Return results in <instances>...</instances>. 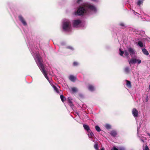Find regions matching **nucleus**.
Here are the masks:
<instances>
[{
	"mask_svg": "<svg viewBox=\"0 0 150 150\" xmlns=\"http://www.w3.org/2000/svg\"><path fill=\"white\" fill-rule=\"evenodd\" d=\"M97 11L96 8L92 4L85 3L79 6L74 14L76 15L88 16L96 13Z\"/></svg>",
	"mask_w": 150,
	"mask_h": 150,
	"instance_id": "obj_1",
	"label": "nucleus"
},
{
	"mask_svg": "<svg viewBox=\"0 0 150 150\" xmlns=\"http://www.w3.org/2000/svg\"><path fill=\"white\" fill-rule=\"evenodd\" d=\"M31 52L33 56L37 65L42 73L43 74L46 78L48 80L55 91L57 93H58L59 92V88L58 86H57V87L56 86L52 83L51 81L49 80V79L46 74V72L45 70L44 67L42 63V58L40 56L38 53L37 52H34L33 51H32Z\"/></svg>",
	"mask_w": 150,
	"mask_h": 150,
	"instance_id": "obj_2",
	"label": "nucleus"
},
{
	"mask_svg": "<svg viewBox=\"0 0 150 150\" xmlns=\"http://www.w3.org/2000/svg\"><path fill=\"white\" fill-rule=\"evenodd\" d=\"M62 28L63 30L66 31L70 30L71 26L70 21L67 19H64L63 22Z\"/></svg>",
	"mask_w": 150,
	"mask_h": 150,
	"instance_id": "obj_3",
	"label": "nucleus"
},
{
	"mask_svg": "<svg viewBox=\"0 0 150 150\" xmlns=\"http://www.w3.org/2000/svg\"><path fill=\"white\" fill-rule=\"evenodd\" d=\"M72 24L74 27L79 28L82 27L83 24L80 19H76L72 21Z\"/></svg>",
	"mask_w": 150,
	"mask_h": 150,
	"instance_id": "obj_4",
	"label": "nucleus"
},
{
	"mask_svg": "<svg viewBox=\"0 0 150 150\" xmlns=\"http://www.w3.org/2000/svg\"><path fill=\"white\" fill-rule=\"evenodd\" d=\"M141 61L139 59H137L135 58H132L129 61V62L130 65L132 64H135L137 62L138 64L141 63Z\"/></svg>",
	"mask_w": 150,
	"mask_h": 150,
	"instance_id": "obj_5",
	"label": "nucleus"
},
{
	"mask_svg": "<svg viewBox=\"0 0 150 150\" xmlns=\"http://www.w3.org/2000/svg\"><path fill=\"white\" fill-rule=\"evenodd\" d=\"M128 51L132 57L135 56V52L133 48L130 47H128Z\"/></svg>",
	"mask_w": 150,
	"mask_h": 150,
	"instance_id": "obj_6",
	"label": "nucleus"
},
{
	"mask_svg": "<svg viewBox=\"0 0 150 150\" xmlns=\"http://www.w3.org/2000/svg\"><path fill=\"white\" fill-rule=\"evenodd\" d=\"M18 18L19 20L24 26H26L27 25V23L26 21L22 16L19 15Z\"/></svg>",
	"mask_w": 150,
	"mask_h": 150,
	"instance_id": "obj_7",
	"label": "nucleus"
},
{
	"mask_svg": "<svg viewBox=\"0 0 150 150\" xmlns=\"http://www.w3.org/2000/svg\"><path fill=\"white\" fill-rule=\"evenodd\" d=\"M132 113L133 115L135 117H137L138 116V112L136 108H134L132 110Z\"/></svg>",
	"mask_w": 150,
	"mask_h": 150,
	"instance_id": "obj_8",
	"label": "nucleus"
},
{
	"mask_svg": "<svg viewBox=\"0 0 150 150\" xmlns=\"http://www.w3.org/2000/svg\"><path fill=\"white\" fill-rule=\"evenodd\" d=\"M144 0H138L136 4L139 7H140L141 5H142L143 2Z\"/></svg>",
	"mask_w": 150,
	"mask_h": 150,
	"instance_id": "obj_9",
	"label": "nucleus"
},
{
	"mask_svg": "<svg viewBox=\"0 0 150 150\" xmlns=\"http://www.w3.org/2000/svg\"><path fill=\"white\" fill-rule=\"evenodd\" d=\"M88 132V135L90 139V140L92 141H93V140L92 139V137L94 136L92 132H90V131H89V132Z\"/></svg>",
	"mask_w": 150,
	"mask_h": 150,
	"instance_id": "obj_10",
	"label": "nucleus"
},
{
	"mask_svg": "<svg viewBox=\"0 0 150 150\" xmlns=\"http://www.w3.org/2000/svg\"><path fill=\"white\" fill-rule=\"evenodd\" d=\"M88 88L89 91H94L95 89V88L91 85L88 86Z\"/></svg>",
	"mask_w": 150,
	"mask_h": 150,
	"instance_id": "obj_11",
	"label": "nucleus"
},
{
	"mask_svg": "<svg viewBox=\"0 0 150 150\" xmlns=\"http://www.w3.org/2000/svg\"><path fill=\"white\" fill-rule=\"evenodd\" d=\"M69 79L72 81H74L76 79V77L73 75H70L69 76Z\"/></svg>",
	"mask_w": 150,
	"mask_h": 150,
	"instance_id": "obj_12",
	"label": "nucleus"
},
{
	"mask_svg": "<svg viewBox=\"0 0 150 150\" xmlns=\"http://www.w3.org/2000/svg\"><path fill=\"white\" fill-rule=\"evenodd\" d=\"M83 126L84 129L87 130L88 132H89V131H90V129L89 126L85 124L83 125Z\"/></svg>",
	"mask_w": 150,
	"mask_h": 150,
	"instance_id": "obj_13",
	"label": "nucleus"
},
{
	"mask_svg": "<svg viewBox=\"0 0 150 150\" xmlns=\"http://www.w3.org/2000/svg\"><path fill=\"white\" fill-rule=\"evenodd\" d=\"M110 134L112 136L114 137L116 136L117 134V133L116 131L115 130H112L111 131L110 133Z\"/></svg>",
	"mask_w": 150,
	"mask_h": 150,
	"instance_id": "obj_14",
	"label": "nucleus"
},
{
	"mask_svg": "<svg viewBox=\"0 0 150 150\" xmlns=\"http://www.w3.org/2000/svg\"><path fill=\"white\" fill-rule=\"evenodd\" d=\"M142 51L143 53L146 55H149V53L148 51L145 48H144L142 50Z\"/></svg>",
	"mask_w": 150,
	"mask_h": 150,
	"instance_id": "obj_15",
	"label": "nucleus"
},
{
	"mask_svg": "<svg viewBox=\"0 0 150 150\" xmlns=\"http://www.w3.org/2000/svg\"><path fill=\"white\" fill-rule=\"evenodd\" d=\"M126 82V85L129 88H131V87L130 82L127 80H125Z\"/></svg>",
	"mask_w": 150,
	"mask_h": 150,
	"instance_id": "obj_16",
	"label": "nucleus"
},
{
	"mask_svg": "<svg viewBox=\"0 0 150 150\" xmlns=\"http://www.w3.org/2000/svg\"><path fill=\"white\" fill-rule=\"evenodd\" d=\"M71 91L73 93L76 92L78 91V89L75 87L71 88Z\"/></svg>",
	"mask_w": 150,
	"mask_h": 150,
	"instance_id": "obj_17",
	"label": "nucleus"
},
{
	"mask_svg": "<svg viewBox=\"0 0 150 150\" xmlns=\"http://www.w3.org/2000/svg\"><path fill=\"white\" fill-rule=\"evenodd\" d=\"M68 103L70 105V106L71 107H72V106H73V104L72 103L71 100L69 99V98H68Z\"/></svg>",
	"mask_w": 150,
	"mask_h": 150,
	"instance_id": "obj_18",
	"label": "nucleus"
},
{
	"mask_svg": "<svg viewBox=\"0 0 150 150\" xmlns=\"http://www.w3.org/2000/svg\"><path fill=\"white\" fill-rule=\"evenodd\" d=\"M138 44L139 46L141 47H142L143 46V43L141 41H139L138 42Z\"/></svg>",
	"mask_w": 150,
	"mask_h": 150,
	"instance_id": "obj_19",
	"label": "nucleus"
},
{
	"mask_svg": "<svg viewBox=\"0 0 150 150\" xmlns=\"http://www.w3.org/2000/svg\"><path fill=\"white\" fill-rule=\"evenodd\" d=\"M128 52V49L125 50V55L128 57H129V54Z\"/></svg>",
	"mask_w": 150,
	"mask_h": 150,
	"instance_id": "obj_20",
	"label": "nucleus"
},
{
	"mask_svg": "<svg viewBox=\"0 0 150 150\" xmlns=\"http://www.w3.org/2000/svg\"><path fill=\"white\" fill-rule=\"evenodd\" d=\"M95 129L98 132H99L101 131L98 125H96L95 126Z\"/></svg>",
	"mask_w": 150,
	"mask_h": 150,
	"instance_id": "obj_21",
	"label": "nucleus"
},
{
	"mask_svg": "<svg viewBox=\"0 0 150 150\" xmlns=\"http://www.w3.org/2000/svg\"><path fill=\"white\" fill-rule=\"evenodd\" d=\"M120 54L121 56H122L124 54V52L122 51L121 49H119Z\"/></svg>",
	"mask_w": 150,
	"mask_h": 150,
	"instance_id": "obj_22",
	"label": "nucleus"
},
{
	"mask_svg": "<svg viewBox=\"0 0 150 150\" xmlns=\"http://www.w3.org/2000/svg\"><path fill=\"white\" fill-rule=\"evenodd\" d=\"M105 127L106 129H109L110 128V126L108 124H106Z\"/></svg>",
	"mask_w": 150,
	"mask_h": 150,
	"instance_id": "obj_23",
	"label": "nucleus"
},
{
	"mask_svg": "<svg viewBox=\"0 0 150 150\" xmlns=\"http://www.w3.org/2000/svg\"><path fill=\"white\" fill-rule=\"evenodd\" d=\"M60 98L62 101L63 102L65 99V98L63 95H60Z\"/></svg>",
	"mask_w": 150,
	"mask_h": 150,
	"instance_id": "obj_24",
	"label": "nucleus"
},
{
	"mask_svg": "<svg viewBox=\"0 0 150 150\" xmlns=\"http://www.w3.org/2000/svg\"><path fill=\"white\" fill-rule=\"evenodd\" d=\"M125 72L128 73L129 71V68L128 67H126L125 69Z\"/></svg>",
	"mask_w": 150,
	"mask_h": 150,
	"instance_id": "obj_25",
	"label": "nucleus"
},
{
	"mask_svg": "<svg viewBox=\"0 0 150 150\" xmlns=\"http://www.w3.org/2000/svg\"><path fill=\"white\" fill-rule=\"evenodd\" d=\"M94 147L96 150H98V146L97 144H95L94 145Z\"/></svg>",
	"mask_w": 150,
	"mask_h": 150,
	"instance_id": "obj_26",
	"label": "nucleus"
},
{
	"mask_svg": "<svg viewBox=\"0 0 150 150\" xmlns=\"http://www.w3.org/2000/svg\"><path fill=\"white\" fill-rule=\"evenodd\" d=\"M79 64V63L76 62H74L73 63V65L74 66H77Z\"/></svg>",
	"mask_w": 150,
	"mask_h": 150,
	"instance_id": "obj_27",
	"label": "nucleus"
},
{
	"mask_svg": "<svg viewBox=\"0 0 150 150\" xmlns=\"http://www.w3.org/2000/svg\"><path fill=\"white\" fill-rule=\"evenodd\" d=\"M140 126H141V124H139V126L137 127V133L138 135V134L139 133V129H140Z\"/></svg>",
	"mask_w": 150,
	"mask_h": 150,
	"instance_id": "obj_28",
	"label": "nucleus"
},
{
	"mask_svg": "<svg viewBox=\"0 0 150 150\" xmlns=\"http://www.w3.org/2000/svg\"><path fill=\"white\" fill-rule=\"evenodd\" d=\"M67 48L71 50H74V48L71 46H68L67 47Z\"/></svg>",
	"mask_w": 150,
	"mask_h": 150,
	"instance_id": "obj_29",
	"label": "nucleus"
},
{
	"mask_svg": "<svg viewBox=\"0 0 150 150\" xmlns=\"http://www.w3.org/2000/svg\"><path fill=\"white\" fill-rule=\"evenodd\" d=\"M143 150H149L148 146L146 145L144 148L143 149Z\"/></svg>",
	"mask_w": 150,
	"mask_h": 150,
	"instance_id": "obj_30",
	"label": "nucleus"
},
{
	"mask_svg": "<svg viewBox=\"0 0 150 150\" xmlns=\"http://www.w3.org/2000/svg\"><path fill=\"white\" fill-rule=\"evenodd\" d=\"M119 149L120 150H125V148L123 147H120Z\"/></svg>",
	"mask_w": 150,
	"mask_h": 150,
	"instance_id": "obj_31",
	"label": "nucleus"
},
{
	"mask_svg": "<svg viewBox=\"0 0 150 150\" xmlns=\"http://www.w3.org/2000/svg\"><path fill=\"white\" fill-rule=\"evenodd\" d=\"M111 150H119V149L115 147H114L111 149Z\"/></svg>",
	"mask_w": 150,
	"mask_h": 150,
	"instance_id": "obj_32",
	"label": "nucleus"
},
{
	"mask_svg": "<svg viewBox=\"0 0 150 150\" xmlns=\"http://www.w3.org/2000/svg\"><path fill=\"white\" fill-rule=\"evenodd\" d=\"M140 138H141L140 137ZM145 138H140V140H141V141H142L143 142H144V140L145 139Z\"/></svg>",
	"mask_w": 150,
	"mask_h": 150,
	"instance_id": "obj_33",
	"label": "nucleus"
},
{
	"mask_svg": "<svg viewBox=\"0 0 150 150\" xmlns=\"http://www.w3.org/2000/svg\"><path fill=\"white\" fill-rule=\"evenodd\" d=\"M82 1V0H78L77 2L78 4H79L80 2H81Z\"/></svg>",
	"mask_w": 150,
	"mask_h": 150,
	"instance_id": "obj_34",
	"label": "nucleus"
},
{
	"mask_svg": "<svg viewBox=\"0 0 150 150\" xmlns=\"http://www.w3.org/2000/svg\"><path fill=\"white\" fill-rule=\"evenodd\" d=\"M79 96L81 98H82L83 97V95L81 94H79Z\"/></svg>",
	"mask_w": 150,
	"mask_h": 150,
	"instance_id": "obj_35",
	"label": "nucleus"
},
{
	"mask_svg": "<svg viewBox=\"0 0 150 150\" xmlns=\"http://www.w3.org/2000/svg\"><path fill=\"white\" fill-rule=\"evenodd\" d=\"M120 25L121 26H124V24L123 23H120Z\"/></svg>",
	"mask_w": 150,
	"mask_h": 150,
	"instance_id": "obj_36",
	"label": "nucleus"
},
{
	"mask_svg": "<svg viewBox=\"0 0 150 150\" xmlns=\"http://www.w3.org/2000/svg\"><path fill=\"white\" fill-rule=\"evenodd\" d=\"M148 97H147L146 98V102H147L148 101Z\"/></svg>",
	"mask_w": 150,
	"mask_h": 150,
	"instance_id": "obj_37",
	"label": "nucleus"
},
{
	"mask_svg": "<svg viewBox=\"0 0 150 150\" xmlns=\"http://www.w3.org/2000/svg\"><path fill=\"white\" fill-rule=\"evenodd\" d=\"M133 12H134V13H135V14H138V13H137V12H135V11H134V10H133Z\"/></svg>",
	"mask_w": 150,
	"mask_h": 150,
	"instance_id": "obj_38",
	"label": "nucleus"
},
{
	"mask_svg": "<svg viewBox=\"0 0 150 150\" xmlns=\"http://www.w3.org/2000/svg\"><path fill=\"white\" fill-rule=\"evenodd\" d=\"M92 1H96L97 0H91Z\"/></svg>",
	"mask_w": 150,
	"mask_h": 150,
	"instance_id": "obj_39",
	"label": "nucleus"
},
{
	"mask_svg": "<svg viewBox=\"0 0 150 150\" xmlns=\"http://www.w3.org/2000/svg\"><path fill=\"white\" fill-rule=\"evenodd\" d=\"M101 150H104V149L103 148H102Z\"/></svg>",
	"mask_w": 150,
	"mask_h": 150,
	"instance_id": "obj_40",
	"label": "nucleus"
}]
</instances>
